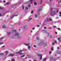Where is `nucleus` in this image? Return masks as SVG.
I'll return each instance as SVG.
<instances>
[{
	"label": "nucleus",
	"instance_id": "obj_62",
	"mask_svg": "<svg viewBox=\"0 0 61 61\" xmlns=\"http://www.w3.org/2000/svg\"><path fill=\"white\" fill-rule=\"evenodd\" d=\"M1 2H2V0H0V3H1Z\"/></svg>",
	"mask_w": 61,
	"mask_h": 61
},
{
	"label": "nucleus",
	"instance_id": "obj_15",
	"mask_svg": "<svg viewBox=\"0 0 61 61\" xmlns=\"http://www.w3.org/2000/svg\"><path fill=\"white\" fill-rule=\"evenodd\" d=\"M37 14H35V18H36L37 17Z\"/></svg>",
	"mask_w": 61,
	"mask_h": 61
},
{
	"label": "nucleus",
	"instance_id": "obj_51",
	"mask_svg": "<svg viewBox=\"0 0 61 61\" xmlns=\"http://www.w3.org/2000/svg\"><path fill=\"white\" fill-rule=\"evenodd\" d=\"M54 44H55V43H52V45H54Z\"/></svg>",
	"mask_w": 61,
	"mask_h": 61
},
{
	"label": "nucleus",
	"instance_id": "obj_55",
	"mask_svg": "<svg viewBox=\"0 0 61 61\" xmlns=\"http://www.w3.org/2000/svg\"><path fill=\"white\" fill-rule=\"evenodd\" d=\"M3 2L4 3H5V0H4L3 1Z\"/></svg>",
	"mask_w": 61,
	"mask_h": 61
},
{
	"label": "nucleus",
	"instance_id": "obj_39",
	"mask_svg": "<svg viewBox=\"0 0 61 61\" xmlns=\"http://www.w3.org/2000/svg\"><path fill=\"white\" fill-rule=\"evenodd\" d=\"M35 29V27L33 28H32V29L33 30H34Z\"/></svg>",
	"mask_w": 61,
	"mask_h": 61
},
{
	"label": "nucleus",
	"instance_id": "obj_13",
	"mask_svg": "<svg viewBox=\"0 0 61 61\" xmlns=\"http://www.w3.org/2000/svg\"><path fill=\"white\" fill-rule=\"evenodd\" d=\"M43 45H44V47H45L46 46H47V44H46V43H44L43 42Z\"/></svg>",
	"mask_w": 61,
	"mask_h": 61
},
{
	"label": "nucleus",
	"instance_id": "obj_23",
	"mask_svg": "<svg viewBox=\"0 0 61 61\" xmlns=\"http://www.w3.org/2000/svg\"><path fill=\"white\" fill-rule=\"evenodd\" d=\"M34 5H37V3H36V2H35L34 3Z\"/></svg>",
	"mask_w": 61,
	"mask_h": 61
},
{
	"label": "nucleus",
	"instance_id": "obj_49",
	"mask_svg": "<svg viewBox=\"0 0 61 61\" xmlns=\"http://www.w3.org/2000/svg\"><path fill=\"white\" fill-rule=\"evenodd\" d=\"M2 48H4V47H5V46H2Z\"/></svg>",
	"mask_w": 61,
	"mask_h": 61
},
{
	"label": "nucleus",
	"instance_id": "obj_9",
	"mask_svg": "<svg viewBox=\"0 0 61 61\" xmlns=\"http://www.w3.org/2000/svg\"><path fill=\"white\" fill-rule=\"evenodd\" d=\"M41 32H43V33L44 32L45 33H47V32L46 31V30H41Z\"/></svg>",
	"mask_w": 61,
	"mask_h": 61
},
{
	"label": "nucleus",
	"instance_id": "obj_24",
	"mask_svg": "<svg viewBox=\"0 0 61 61\" xmlns=\"http://www.w3.org/2000/svg\"><path fill=\"white\" fill-rule=\"evenodd\" d=\"M43 61H46V58H45L43 59Z\"/></svg>",
	"mask_w": 61,
	"mask_h": 61
},
{
	"label": "nucleus",
	"instance_id": "obj_27",
	"mask_svg": "<svg viewBox=\"0 0 61 61\" xmlns=\"http://www.w3.org/2000/svg\"><path fill=\"white\" fill-rule=\"evenodd\" d=\"M33 46L34 47H35V48H36V46L35 45H33Z\"/></svg>",
	"mask_w": 61,
	"mask_h": 61
},
{
	"label": "nucleus",
	"instance_id": "obj_50",
	"mask_svg": "<svg viewBox=\"0 0 61 61\" xmlns=\"http://www.w3.org/2000/svg\"><path fill=\"white\" fill-rule=\"evenodd\" d=\"M22 8L23 9V10L24 9V6H22Z\"/></svg>",
	"mask_w": 61,
	"mask_h": 61
},
{
	"label": "nucleus",
	"instance_id": "obj_61",
	"mask_svg": "<svg viewBox=\"0 0 61 61\" xmlns=\"http://www.w3.org/2000/svg\"><path fill=\"white\" fill-rule=\"evenodd\" d=\"M60 57H57V58H60Z\"/></svg>",
	"mask_w": 61,
	"mask_h": 61
},
{
	"label": "nucleus",
	"instance_id": "obj_6",
	"mask_svg": "<svg viewBox=\"0 0 61 61\" xmlns=\"http://www.w3.org/2000/svg\"><path fill=\"white\" fill-rule=\"evenodd\" d=\"M23 28L24 29H28V27L27 25H25L23 26Z\"/></svg>",
	"mask_w": 61,
	"mask_h": 61
},
{
	"label": "nucleus",
	"instance_id": "obj_5",
	"mask_svg": "<svg viewBox=\"0 0 61 61\" xmlns=\"http://www.w3.org/2000/svg\"><path fill=\"white\" fill-rule=\"evenodd\" d=\"M50 14L51 15H55L56 14V12H55V11H53L51 12Z\"/></svg>",
	"mask_w": 61,
	"mask_h": 61
},
{
	"label": "nucleus",
	"instance_id": "obj_43",
	"mask_svg": "<svg viewBox=\"0 0 61 61\" xmlns=\"http://www.w3.org/2000/svg\"><path fill=\"white\" fill-rule=\"evenodd\" d=\"M7 5H9V2H8L6 3Z\"/></svg>",
	"mask_w": 61,
	"mask_h": 61
},
{
	"label": "nucleus",
	"instance_id": "obj_45",
	"mask_svg": "<svg viewBox=\"0 0 61 61\" xmlns=\"http://www.w3.org/2000/svg\"><path fill=\"white\" fill-rule=\"evenodd\" d=\"M33 10H32L31 11V14H32V13H33Z\"/></svg>",
	"mask_w": 61,
	"mask_h": 61
},
{
	"label": "nucleus",
	"instance_id": "obj_10",
	"mask_svg": "<svg viewBox=\"0 0 61 61\" xmlns=\"http://www.w3.org/2000/svg\"><path fill=\"white\" fill-rule=\"evenodd\" d=\"M58 40L59 41H61V36L60 37V38L58 37L57 38Z\"/></svg>",
	"mask_w": 61,
	"mask_h": 61
},
{
	"label": "nucleus",
	"instance_id": "obj_32",
	"mask_svg": "<svg viewBox=\"0 0 61 61\" xmlns=\"http://www.w3.org/2000/svg\"><path fill=\"white\" fill-rule=\"evenodd\" d=\"M57 29L58 30H60V31H61V30H60V28H57Z\"/></svg>",
	"mask_w": 61,
	"mask_h": 61
},
{
	"label": "nucleus",
	"instance_id": "obj_48",
	"mask_svg": "<svg viewBox=\"0 0 61 61\" xmlns=\"http://www.w3.org/2000/svg\"><path fill=\"white\" fill-rule=\"evenodd\" d=\"M3 9V8H2L0 7V9Z\"/></svg>",
	"mask_w": 61,
	"mask_h": 61
},
{
	"label": "nucleus",
	"instance_id": "obj_31",
	"mask_svg": "<svg viewBox=\"0 0 61 61\" xmlns=\"http://www.w3.org/2000/svg\"><path fill=\"white\" fill-rule=\"evenodd\" d=\"M50 59H53V57H51L50 58Z\"/></svg>",
	"mask_w": 61,
	"mask_h": 61
},
{
	"label": "nucleus",
	"instance_id": "obj_30",
	"mask_svg": "<svg viewBox=\"0 0 61 61\" xmlns=\"http://www.w3.org/2000/svg\"><path fill=\"white\" fill-rule=\"evenodd\" d=\"M13 31H14V32H16V30H13Z\"/></svg>",
	"mask_w": 61,
	"mask_h": 61
},
{
	"label": "nucleus",
	"instance_id": "obj_12",
	"mask_svg": "<svg viewBox=\"0 0 61 61\" xmlns=\"http://www.w3.org/2000/svg\"><path fill=\"white\" fill-rule=\"evenodd\" d=\"M42 9V8H40L39 9H38V13H39V11H41Z\"/></svg>",
	"mask_w": 61,
	"mask_h": 61
},
{
	"label": "nucleus",
	"instance_id": "obj_18",
	"mask_svg": "<svg viewBox=\"0 0 61 61\" xmlns=\"http://www.w3.org/2000/svg\"><path fill=\"white\" fill-rule=\"evenodd\" d=\"M17 39H20V38H21V36H18L17 37Z\"/></svg>",
	"mask_w": 61,
	"mask_h": 61
},
{
	"label": "nucleus",
	"instance_id": "obj_2",
	"mask_svg": "<svg viewBox=\"0 0 61 61\" xmlns=\"http://www.w3.org/2000/svg\"><path fill=\"white\" fill-rule=\"evenodd\" d=\"M23 45H25V46H28V49H30V46H29V45H30V44L24 43Z\"/></svg>",
	"mask_w": 61,
	"mask_h": 61
},
{
	"label": "nucleus",
	"instance_id": "obj_53",
	"mask_svg": "<svg viewBox=\"0 0 61 61\" xmlns=\"http://www.w3.org/2000/svg\"><path fill=\"white\" fill-rule=\"evenodd\" d=\"M44 28L45 29H46V27H44Z\"/></svg>",
	"mask_w": 61,
	"mask_h": 61
},
{
	"label": "nucleus",
	"instance_id": "obj_46",
	"mask_svg": "<svg viewBox=\"0 0 61 61\" xmlns=\"http://www.w3.org/2000/svg\"><path fill=\"white\" fill-rule=\"evenodd\" d=\"M53 8H51V10L52 11V10H53Z\"/></svg>",
	"mask_w": 61,
	"mask_h": 61
},
{
	"label": "nucleus",
	"instance_id": "obj_35",
	"mask_svg": "<svg viewBox=\"0 0 61 61\" xmlns=\"http://www.w3.org/2000/svg\"><path fill=\"white\" fill-rule=\"evenodd\" d=\"M24 56H25V55H23L21 56V57H24Z\"/></svg>",
	"mask_w": 61,
	"mask_h": 61
},
{
	"label": "nucleus",
	"instance_id": "obj_44",
	"mask_svg": "<svg viewBox=\"0 0 61 61\" xmlns=\"http://www.w3.org/2000/svg\"><path fill=\"white\" fill-rule=\"evenodd\" d=\"M1 44H4V43H0V45H1Z\"/></svg>",
	"mask_w": 61,
	"mask_h": 61
},
{
	"label": "nucleus",
	"instance_id": "obj_54",
	"mask_svg": "<svg viewBox=\"0 0 61 61\" xmlns=\"http://www.w3.org/2000/svg\"><path fill=\"white\" fill-rule=\"evenodd\" d=\"M54 42L55 43H56V41H55Z\"/></svg>",
	"mask_w": 61,
	"mask_h": 61
},
{
	"label": "nucleus",
	"instance_id": "obj_28",
	"mask_svg": "<svg viewBox=\"0 0 61 61\" xmlns=\"http://www.w3.org/2000/svg\"><path fill=\"white\" fill-rule=\"evenodd\" d=\"M32 18H29V20L30 21V20H32Z\"/></svg>",
	"mask_w": 61,
	"mask_h": 61
},
{
	"label": "nucleus",
	"instance_id": "obj_22",
	"mask_svg": "<svg viewBox=\"0 0 61 61\" xmlns=\"http://www.w3.org/2000/svg\"><path fill=\"white\" fill-rule=\"evenodd\" d=\"M6 27V26L5 25H4L2 26L3 28H5Z\"/></svg>",
	"mask_w": 61,
	"mask_h": 61
},
{
	"label": "nucleus",
	"instance_id": "obj_21",
	"mask_svg": "<svg viewBox=\"0 0 61 61\" xmlns=\"http://www.w3.org/2000/svg\"><path fill=\"white\" fill-rule=\"evenodd\" d=\"M48 4L49 5H51V3L49 2Z\"/></svg>",
	"mask_w": 61,
	"mask_h": 61
},
{
	"label": "nucleus",
	"instance_id": "obj_37",
	"mask_svg": "<svg viewBox=\"0 0 61 61\" xmlns=\"http://www.w3.org/2000/svg\"><path fill=\"white\" fill-rule=\"evenodd\" d=\"M51 50H52V51H53V47H52L51 48Z\"/></svg>",
	"mask_w": 61,
	"mask_h": 61
},
{
	"label": "nucleus",
	"instance_id": "obj_14",
	"mask_svg": "<svg viewBox=\"0 0 61 61\" xmlns=\"http://www.w3.org/2000/svg\"><path fill=\"white\" fill-rule=\"evenodd\" d=\"M18 35H19V33H15V34L14 35V36H18Z\"/></svg>",
	"mask_w": 61,
	"mask_h": 61
},
{
	"label": "nucleus",
	"instance_id": "obj_64",
	"mask_svg": "<svg viewBox=\"0 0 61 61\" xmlns=\"http://www.w3.org/2000/svg\"><path fill=\"white\" fill-rule=\"evenodd\" d=\"M1 16V14H0V16Z\"/></svg>",
	"mask_w": 61,
	"mask_h": 61
},
{
	"label": "nucleus",
	"instance_id": "obj_29",
	"mask_svg": "<svg viewBox=\"0 0 61 61\" xmlns=\"http://www.w3.org/2000/svg\"><path fill=\"white\" fill-rule=\"evenodd\" d=\"M43 3V1H42V0H41V4H42Z\"/></svg>",
	"mask_w": 61,
	"mask_h": 61
},
{
	"label": "nucleus",
	"instance_id": "obj_36",
	"mask_svg": "<svg viewBox=\"0 0 61 61\" xmlns=\"http://www.w3.org/2000/svg\"><path fill=\"white\" fill-rule=\"evenodd\" d=\"M12 61H15V59H12Z\"/></svg>",
	"mask_w": 61,
	"mask_h": 61
},
{
	"label": "nucleus",
	"instance_id": "obj_38",
	"mask_svg": "<svg viewBox=\"0 0 61 61\" xmlns=\"http://www.w3.org/2000/svg\"><path fill=\"white\" fill-rule=\"evenodd\" d=\"M28 7H30V5H28Z\"/></svg>",
	"mask_w": 61,
	"mask_h": 61
},
{
	"label": "nucleus",
	"instance_id": "obj_1",
	"mask_svg": "<svg viewBox=\"0 0 61 61\" xmlns=\"http://www.w3.org/2000/svg\"><path fill=\"white\" fill-rule=\"evenodd\" d=\"M27 50V49H25V50H20L19 51H18L17 52H16V54H19V55H22V53L21 52H22V51H26Z\"/></svg>",
	"mask_w": 61,
	"mask_h": 61
},
{
	"label": "nucleus",
	"instance_id": "obj_20",
	"mask_svg": "<svg viewBox=\"0 0 61 61\" xmlns=\"http://www.w3.org/2000/svg\"><path fill=\"white\" fill-rule=\"evenodd\" d=\"M8 51H5V53L6 55H7L8 54Z\"/></svg>",
	"mask_w": 61,
	"mask_h": 61
},
{
	"label": "nucleus",
	"instance_id": "obj_40",
	"mask_svg": "<svg viewBox=\"0 0 61 61\" xmlns=\"http://www.w3.org/2000/svg\"><path fill=\"white\" fill-rule=\"evenodd\" d=\"M48 29H52V28H51V27H48Z\"/></svg>",
	"mask_w": 61,
	"mask_h": 61
},
{
	"label": "nucleus",
	"instance_id": "obj_4",
	"mask_svg": "<svg viewBox=\"0 0 61 61\" xmlns=\"http://www.w3.org/2000/svg\"><path fill=\"white\" fill-rule=\"evenodd\" d=\"M18 15V13L17 12H16L15 14L14 15L12 16V17H11L10 18L11 19H12L14 17V16H17Z\"/></svg>",
	"mask_w": 61,
	"mask_h": 61
},
{
	"label": "nucleus",
	"instance_id": "obj_33",
	"mask_svg": "<svg viewBox=\"0 0 61 61\" xmlns=\"http://www.w3.org/2000/svg\"><path fill=\"white\" fill-rule=\"evenodd\" d=\"M36 39L38 40V39H39V38L38 37H36Z\"/></svg>",
	"mask_w": 61,
	"mask_h": 61
},
{
	"label": "nucleus",
	"instance_id": "obj_42",
	"mask_svg": "<svg viewBox=\"0 0 61 61\" xmlns=\"http://www.w3.org/2000/svg\"><path fill=\"white\" fill-rule=\"evenodd\" d=\"M37 27H39L40 26V25H37Z\"/></svg>",
	"mask_w": 61,
	"mask_h": 61
},
{
	"label": "nucleus",
	"instance_id": "obj_47",
	"mask_svg": "<svg viewBox=\"0 0 61 61\" xmlns=\"http://www.w3.org/2000/svg\"><path fill=\"white\" fill-rule=\"evenodd\" d=\"M50 54H51L52 53V51H50L49 52Z\"/></svg>",
	"mask_w": 61,
	"mask_h": 61
},
{
	"label": "nucleus",
	"instance_id": "obj_56",
	"mask_svg": "<svg viewBox=\"0 0 61 61\" xmlns=\"http://www.w3.org/2000/svg\"><path fill=\"white\" fill-rule=\"evenodd\" d=\"M53 27H56V26H53Z\"/></svg>",
	"mask_w": 61,
	"mask_h": 61
},
{
	"label": "nucleus",
	"instance_id": "obj_3",
	"mask_svg": "<svg viewBox=\"0 0 61 61\" xmlns=\"http://www.w3.org/2000/svg\"><path fill=\"white\" fill-rule=\"evenodd\" d=\"M52 21V19L51 18H49V19H47L46 20H45L44 21L45 23H46V21H47V22H49V21Z\"/></svg>",
	"mask_w": 61,
	"mask_h": 61
},
{
	"label": "nucleus",
	"instance_id": "obj_57",
	"mask_svg": "<svg viewBox=\"0 0 61 61\" xmlns=\"http://www.w3.org/2000/svg\"><path fill=\"white\" fill-rule=\"evenodd\" d=\"M30 32L31 33H32V32H33V31L32 30L31 31H30Z\"/></svg>",
	"mask_w": 61,
	"mask_h": 61
},
{
	"label": "nucleus",
	"instance_id": "obj_52",
	"mask_svg": "<svg viewBox=\"0 0 61 61\" xmlns=\"http://www.w3.org/2000/svg\"><path fill=\"white\" fill-rule=\"evenodd\" d=\"M57 49H59V47H58L57 48Z\"/></svg>",
	"mask_w": 61,
	"mask_h": 61
},
{
	"label": "nucleus",
	"instance_id": "obj_63",
	"mask_svg": "<svg viewBox=\"0 0 61 61\" xmlns=\"http://www.w3.org/2000/svg\"><path fill=\"white\" fill-rule=\"evenodd\" d=\"M27 58V57H25V59H26Z\"/></svg>",
	"mask_w": 61,
	"mask_h": 61
},
{
	"label": "nucleus",
	"instance_id": "obj_7",
	"mask_svg": "<svg viewBox=\"0 0 61 61\" xmlns=\"http://www.w3.org/2000/svg\"><path fill=\"white\" fill-rule=\"evenodd\" d=\"M44 44V42H40L38 44L40 46H42Z\"/></svg>",
	"mask_w": 61,
	"mask_h": 61
},
{
	"label": "nucleus",
	"instance_id": "obj_11",
	"mask_svg": "<svg viewBox=\"0 0 61 61\" xmlns=\"http://www.w3.org/2000/svg\"><path fill=\"white\" fill-rule=\"evenodd\" d=\"M57 53L58 54H61V52L60 51H57Z\"/></svg>",
	"mask_w": 61,
	"mask_h": 61
},
{
	"label": "nucleus",
	"instance_id": "obj_17",
	"mask_svg": "<svg viewBox=\"0 0 61 61\" xmlns=\"http://www.w3.org/2000/svg\"><path fill=\"white\" fill-rule=\"evenodd\" d=\"M15 55L14 54H9V56H14Z\"/></svg>",
	"mask_w": 61,
	"mask_h": 61
},
{
	"label": "nucleus",
	"instance_id": "obj_25",
	"mask_svg": "<svg viewBox=\"0 0 61 61\" xmlns=\"http://www.w3.org/2000/svg\"><path fill=\"white\" fill-rule=\"evenodd\" d=\"M4 55V53H2L0 54V56H3Z\"/></svg>",
	"mask_w": 61,
	"mask_h": 61
},
{
	"label": "nucleus",
	"instance_id": "obj_19",
	"mask_svg": "<svg viewBox=\"0 0 61 61\" xmlns=\"http://www.w3.org/2000/svg\"><path fill=\"white\" fill-rule=\"evenodd\" d=\"M10 32H7V35L8 36L9 35H10Z\"/></svg>",
	"mask_w": 61,
	"mask_h": 61
},
{
	"label": "nucleus",
	"instance_id": "obj_16",
	"mask_svg": "<svg viewBox=\"0 0 61 61\" xmlns=\"http://www.w3.org/2000/svg\"><path fill=\"white\" fill-rule=\"evenodd\" d=\"M33 0H29V2H30L31 4H32V3H33Z\"/></svg>",
	"mask_w": 61,
	"mask_h": 61
},
{
	"label": "nucleus",
	"instance_id": "obj_34",
	"mask_svg": "<svg viewBox=\"0 0 61 61\" xmlns=\"http://www.w3.org/2000/svg\"><path fill=\"white\" fill-rule=\"evenodd\" d=\"M58 10H57L56 11V13H58Z\"/></svg>",
	"mask_w": 61,
	"mask_h": 61
},
{
	"label": "nucleus",
	"instance_id": "obj_58",
	"mask_svg": "<svg viewBox=\"0 0 61 61\" xmlns=\"http://www.w3.org/2000/svg\"><path fill=\"white\" fill-rule=\"evenodd\" d=\"M55 34H57V32H55Z\"/></svg>",
	"mask_w": 61,
	"mask_h": 61
},
{
	"label": "nucleus",
	"instance_id": "obj_26",
	"mask_svg": "<svg viewBox=\"0 0 61 61\" xmlns=\"http://www.w3.org/2000/svg\"><path fill=\"white\" fill-rule=\"evenodd\" d=\"M4 38V37H2V38H1L0 39V40H2V39H3Z\"/></svg>",
	"mask_w": 61,
	"mask_h": 61
},
{
	"label": "nucleus",
	"instance_id": "obj_60",
	"mask_svg": "<svg viewBox=\"0 0 61 61\" xmlns=\"http://www.w3.org/2000/svg\"><path fill=\"white\" fill-rule=\"evenodd\" d=\"M59 16H60L61 17V14H60Z\"/></svg>",
	"mask_w": 61,
	"mask_h": 61
},
{
	"label": "nucleus",
	"instance_id": "obj_8",
	"mask_svg": "<svg viewBox=\"0 0 61 61\" xmlns=\"http://www.w3.org/2000/svg\"><path fill=\"white\" fill-rule=\"evenodd\" d=\"M37 56H40V58L39 59L40 60H41L42 59V55H40L39 54H38Z\"/></svg>",
	"mask_w": 61,
	"mask_h": 61
},
{
	"label": "nucleus",
	"instance_id": "obj_59",
	"mask_svg": "<svg viewBox=\"0 0 61 61\" xmlns=\"http://www.w3.org/2000/svg\"><path fill=\"white\" fill-rule=\"evenodd\" d=\"M60 15H61V12H60Z\"/></svg>",
	"mask_w": 61,
	"mask_h": 61
},
{
	"label": "nucleus",
	"instance_id": "obj_41",
	"mask_svg": "<svg viewBox=\"0 0 61 61\" xmlns=\"http://www.w3.org/2000/svg\"><path fill=\"white\" fill-rule=\"evenodd\" d=\"M25 9L26 10H27L28 9V8H27V7H26Z\"/></svg>",
	"mask_w": 61,
	"mask_h": 61
}]
</instances>
